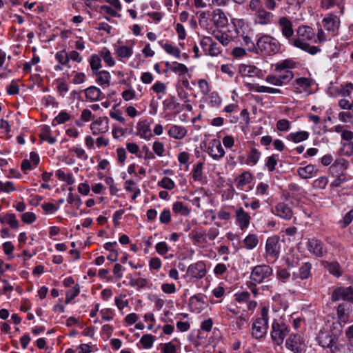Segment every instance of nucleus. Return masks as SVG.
<instances>
[{"mask_svg":"<svg viewBox=\"0 0 353 353\" xmlns=\"http://www.w3.org/2000/svg\"><path fill=\"white\" fill-rule=\"evenodd\" d=\"M296 37L292 38L290 45L300 48L309 54L314 55L321 51V49L314 46H310L307 41L312 40L315 33L312 27L309 26H300L296 30Z\"/></svg>","mask_w":353,"mask_h":353,"instance_id":"1","label":"nucleus"},{"mask_svg":"<svg viewBox=\"0 0 353 353\" xmlns=\"http://www.w3.org/2000/svg\"><path fill=\"white\" fill-rule=\"evenodd\" d=\"M257 37V53L265 56L276 54L281 48L279 41L270 34H259Z\"/></svg>","mask_w":353,"mask_h":353,"instance_id":"2","label":"nucleus"},{"mask_svg":"<svg viewBox=\"0 0 353 353\" xmlns=\"http://www.w3.org/2000/svg\"><path fill=\"white\" fill-rule=\"evenodd\" d=\"M261 317L257 318L252 324V334L256 339L263 338L268 327V308L263 307L261 310Z\"/></svg>","mask_w":353,"mask_h":353,"instance_id":"3","label":"nucleus"},{"mask_svg":"<svg viewBox=\"0 0 353 353\" xmlns=\"http://www.w3.org/2000/svg\"><path fill=\"white\" fill-rule=\"evenodd\" d=\"M289 327L281 319H274L273 321L270 336L274 344L281 345L283 343L285 337L289 334Z\"/></svg>","mask_w":353,"mask_h":353,"instance_id":"4","label":"nucleus"},{"mask_svg":"<svg viewBox=\"0 0 353 353\" xmlns=\"http://www.w3.org/2000/svg\"><path fill=\"white\" fill-rule=\"evenodd\" d=\"M272 268L268 265H258L252 270L250 279L252 285L261 284L270 280L272 275Z\"/></svg>","mask_w":353,"mask_h":353,"instance_id":"5","label":"nucleus"},{"mask_svg":"<svg viewBox=\"0 0 353 353\" xmlns=\"http://www.w3.org/2000/svg\"><path fill=\"white\" fill-rule=\"evenodd\" d=\"M338 340L339 336L331 330H322L317 336L319 345L324 349L330 350Z\"/></svg>","mask_w":353,"mask_h":353,"instance_id":"6","label":"nucleus"},{"mask_svg":"<svg viewBox=\"0 0 353 353\" xmlns=\"http://www.w3.org/2000/svg\"><path fill=\"white\" fill-rule=\"evenodd\" d=\"M277 26L279 28L282 35L291 43L294 35L293 24L290 19L285 16L279 17Z\"/></svg>","mask_w":353,"mask_h":353,"instance_id":"7","label":"nucleus"},{"mask_svg":"<svg viewBox=\"0 0 353 353\" xmlns=\"http://www.w3.org/2000/svg\"><path fill=\"white\" fill-rule=\"evenodd\" d=\"M331 299L332 301L342 299L353 303V287H336L332 292Z\"/></svg>","mask_w":353,"mask_h":353,"instance_id":"8","label":"nucleus"},{"mask_svg":"<svg viewBox=\"0 0 353 353\" xmlns=\"http://www.w3.org/2000/svg\"><path fill=\"white\" fill-rule=\"evenodd\" d=\"M200 45L206 55L216 56L221 52V47L210 37H203Z\"/></svg>","mask_w":353,"mask_h":353,"instance_id":"9","label":"nucleus"},{"mask_svg":"<svg viewBox=\"0 0 353 353\" xmlns=\"http://www.w3.org/2000/svg\"><path fill=\"white\" fill-rule=\"evenodd\" d=\"M324 28L332 33V35L338 34L340 28V19L333 13L327 14L322 20Z\"/></svg>","mask_w":353,"mask_h":353,"instance_id":"10","label":"nucleus"},{"mask_svg":"<svg viewBox=\"0 0 353 353\" xmlns=\"http://www.w3.org/2000/svg\"><path fill=\"white\" fill-rule=\"evenodd\" d=\"M280 250L281 243L278 236H272L267 239L265 252L270 256L274 259L279 258Z\"/></svg>","mask_w":353,"mask_h":353,"instance_id":"11","label":"nucleus"},{"mask_svg":"<svg viewBox=\"0 0 353 353\" xmlns=\"http://www.w3.org/2000/svg\"><path fill=\"white\" fill-rule=\"evenodd\" d=\"M274 14L265 8L253 15L254 23L261 26L270 25L274 21Z\"/></svg>","mask_w":353,"mask_h":353,"instance_id":"12","label":"nucleus"},{"mask_svg":"<svg viewBox=\"0 0 353 353\" xmlns=\"http://www.w3.org/2000/svg\"><path fill=\"white\" fill-rule=\"evenodd\" d=\"M207 152L209 155L215 160H219L225 155V151L221 145V141L216 139L211 140Z\"/></svg>","mask_w":353,"mask_h":353,"instance_id":"13","label":"nucleus"},{"mask_svg":"<svg viewBox=\"0 0 353 353\" xmlns=\"http://www.w3.org/2000/svg\"><path fill=\"white\" fill-rule=\"evenodd\" d=\"M307 249L311 254L316 257H322L326 252L323 243L316 239L308 240Z\"/></svg>","mask_w":353,"mask_h":353,"instance_id":"14","label":"nucleus"},{"mask_svg":"<svg viewBox=\"0 0 353 353\" xmlns=\"http://www.w3.org/2000/svg\"><path fill=\"white\" fill-rule=\"evenodd\" d=\"M272 212L275 215L285 220L291 219L293 216V212L291 208L283 202L277 203L275 205L274 209H272Z\"/></svg>","mask_w":353,"mask_h":353,"instance_id":"15","label":"nucleus"},{"mask_svg":"<svg viewBox=\"0 0 353 353\" xmlns=\"http://www.w3.org/2000/svg\"><path fill=\"white\" fill-rule=\"evenodd\" d=\"M187 272L195 279H202L206 274L205 264L203 261L192 264L188 267Z\"/></svg>","mask_w":353,"mask_h":353,"instance_id":"16","label":"nucleus"},{"mask_svg":"<svg viewBox=\"0 0 353 353\" xmlns=\"http://www.w3.org/2000/svg\"><path fill=\"white\" fill-rule=\"evenodd\" d=\"M311 268L312 264L310 263H303L296 271L292 272V280L307 279L311 276Z\"/></svg>","mask_w":353,"mask_h":353,"instance_id":"17","label":"nucleus"},{"mask_svg":"<svg viewBox=\"0 0 353 353\" xmlns=\"http://www.w3.org/2000/svg\"><path fill=\"white\" fill-rule=\"evenodd\" d=\"M235 218L237 224L241 230L247 228L250 222L251 217L242 208L236 210Z\"/></svg>","mask_w":353,"mask_h":353,"instance_id":"18","label":"nucleus"},{"mask_svg":"<svg viewBox=\"0 0 353 353\" xmlns=\"http://www.w3.org/2000/svg\"><path fill=\"white\" fill-rule=\"evenodd\" d=\"M301 336L297 334H292L285 341V347L294 352H299L301 350Z\"/></svg>","mask_w":353,"mask_h":353,"instance_id":"19","label":"nucleus"},{"mask_svg":"<svg viewBox=\"0 0 353 353\" xmlns=\"http://www.w3.org/2000/svg\"><path fill=\"white\" fill-rule=\"evenodd\" d=\"M274 72L281 73L283 71L290 70L296 67V63L292 59H288L279 61L274 65Z\"/></svg>","mask_w":353,"mask_h":353,"instance_id":"20","label":"nucleus"},{"mask_svg":"<svg viewBox=\"0 0 353 353\" xmlns=\"http://www.w3.org/2000/svg\"><path fill=\"white\" fill-rule=\"evenodd\" d=\"M318 170L314 165L309 164L303 168H299L297 170L298 174L304 179L311 178L317 172Z\"/></svg>","mask_w":353,"mask_h":353,"instance_id":"21","label":"nucleus"},{"mask_svg":"<svg viewBox=\"0 0 353 353\" xmlns=\"http://www.w3.org/2000/svg\"><path fill=\"white\" fill-rule=\"evenodd\" d=\"M212 20L214 23L219 28L225 27L228 24V19L225 13L220 9H218L214 12Z\"/></svg>","mask_w":353,"mask_h":353,"instance_id":"22","label":"nucleus"},{"mask_svg":"<svg viewBox=\"0 0 353 353\" xmlns=\"http://www.w3.org/2000/svg\"><path fill=\"white\" fill-rule=\"evenodd\" d=\"M187 130L184 127L174 125L168 130V134L170 137L175 139H182L185 137Z\"/></svg>","mask_w":353,"mask_h":353,"instance_id":"23","label":"nucleus"},{"mask_svg":"<svg viewBox=\"0 0 353 353\" xmlns=\"http://www.w3.org/2000/svg\"><path fill=\"white\" fill-rule=\"evenodd\" d=\"M351 311L350 305L345 303L339 304L337 307L338 318L341 321L346 322L348 320L349 314Z\"/></svg>","mask_w":353,"mask_h":353,"instance_id":"24","label":"nucleus"},{"mask_svg":"<svg viewBox=\"0 0 353 353\" xmlns=\"http://www.w3.org/2000/svg\"><path fill=\"white\" fill-rule=\"evenodd\" d=\"M96 76V81L101 86H109L110 83V74L106 70L98 71L92 74Z\"/></svg>","mask_w":353,"mask_h":353,"instance_id":"25","label":"nucleus"},{"mask_svg":"<svg viewBox=\"0 0 353 353\" xmlns=\"http://www.w3.org/2000/svg\"><path fill=\"white\" fill-rule=\"evenodd\" d=\"M85 94L88 99L92 101H97L101 99L102 92L95 86H90L85 90Z\"/></svg>","mask_w":353,"mask_h":353,"instance_id":"26","label":"nucleus"},{"mask_svg":"<svg viewBox=\"0 0 353 353\" xmlns=\"http://www.w3.org/2000/svg\"><path fill=\"white\" fill-rule=\"evenodd\" d=\"M137 132L141 138L149 141L153 137L150 126L145 123L139 122L137 125Z\"/></svg>","mask_w":353,"mask_h":353,"instance_id":"27","label":"nucleus"},{"mask_svg":"<svg viewBox=\"0 0 353 353\" xmlns=\"http://www.w3.org/2000/svg\"><path fill=\"white\" fill-rule=\"evenodd\" d=\"M264 8L262 0H250L247 5V11L254 15Z\"/></svg>","mask_w":353,"mask_h":353,"instance_id":"28","label":"nucleus"},{"mask_svg":"<svg viewBox=\"0 0 353 353\" xmlns=\"http://www.w3.org/2000/svg\"><path fill=\"white\" fill-rule=\"evenodd\" d=\"M309 133L306 131H300L290 133L288 139L294 143H299L308 139Z\"/></svg>","mask_w":353,"mask_h":353,"instance_id":"29","label":"nucleus"},{"mask_svg":"<svg viewBox=\"0 0 353 353\" xmlns=\"http://www.w3.org/2000/svg\"><path fill=\"white\" fill-rule=\"evenodd\" d=\"M243 243L247 249L252 250L259 243L258 236L254 234H250L243 240Z\"/></svg>","mask_w":353,"mask_h":353,"instance_id":"30","label":"nucleus"},{"mask_svg":"<svg viewBox=\"0 0 353 353\" xmlns=\"http://www.w3.org/2000/svg\"><path fill=\"white\" fill-rule=\"evenodd\" d=\"M348 167V162L344 159H336L331 165L330 170L332 172H343Z\"/></svg>","mask_w":353,"mask_h":353,"instance_id":"31","label":"nucleus"},{"mask_svg":"<svg viewBox=\"0 0 353 353\" xmlns=\"http://www.w3.org/2000/svg\"><path fill=\"white\" fill-rule=\"evenodd\" d=\"M260 157V152L257 149L252 148L247 157L246 163L254 165L258 163Z\"/></svg>","mask_w":353,"mask_h":353,"instance_id":"32","label":"nucleus"},{"mask_svg":"<svg viewBox=\"0 0 353 353\" xmlns=\"http://www.w3.org/2000/svg\"><path fill=\"white\" fill-rule=\"evenodd\" d=\"M252 176L250 172H248V171L243 172L238 177L236 185L238 188H242L244 185L250 183L252 181Z\"/></svg>","mask_w":353,"mask_h":353,"instance_id":"33","label":"nucleus"},{"mask_svg":"<svg viewBox=\"0 0 353 353\" xmlns=\"http://www.w3.org/2000/svg\"><path fill=\"white\" fill-rule=\"evenodd\" d=\"M172 210H173L174 212H175L176 214H180L183 216H188L190 212V210L188 208V206L185 205L181 201H176V202L174 203L173 206H172Z\"/></svg>","mask_w":353,"mask_h":353,"instance_id":"34","label":"nucleus"},{"mask_svg":"<svg viewBox=\"0 0 353 353\" xmlns=\"http://www.w3.org/2000/svg\"><path fill=\"white\" fill-rule=\"evenodd\" d=\"M325 268L330 274L336 277H339L342 274L341 265L337 262L327 263Z\"/></svg>","mask_w":353,"mask_h":353,"instance_id":"35","label":"nucleus"},{"mask_svg":"<svg viewBox=\"0 0 353 353\" xmlns=\"http://www.w3.org/2000/svg\"><path fill=\"white\" fill-rule=\"evenodd\" d=\"M243 45L248 51L254 54L257 53V40L256 41V43H254L248 36H243Z\"/></svg>","mask_w":353,"mask_h":353,"instance_id":"36","label":"nucleus"},{"mask_svg":"<svg viewBox=\"0 0 353 353\" xmlns=\"http://www.w3.org/2000/svg\"><path fill=\"white\" fill-rule=\"evenodd\" d=\"M341 137L343 140L348 141V143L345 145L347 147L348 151L346 152V154H350L353 150V143L351 142L353 139V132L350 130H344L342 132Z\"/></svg>","mask_w":353,"mask_h":353,"instance_id":"37","label":"nucleus"},{"mask_svg":"<svg viewBox=\"0 0 353 353\" xmlns=\"http://www.w3.org/2000/svg\"><path fill=\"white\" fill-rule=\"evenodd\" d=\"M170 70L173 72L179 74V75L185 74L188 72V69L185 65L178 63L176 61H174L172 63V65L170 67Z\"/></svg>","mask_w":353,"mask_h":353,"instance_id":"38","label":"nucleus"},{"mask_svg":"<svg viewBox=\"0 0 353 353\" xmlns=\"http://www.w3.org/2000/svg\"><path fill=\"white\" fill-rule=\"evenodd\" d=\"M90 65L92 74L97 73L101 68V57L97 54H93L90 60Z\"/></svg>","mask_w":353,"mask_h":353,"instance_id":"39","label":"nucleus"},{"mask_svg":"<svg viewBox=\"0 0 353 353\" xmlns=\"http://www.w3.org/2000/svg\"><path fill=\"white\" fill-rule=\"evenodd\" d=\"M100 57L109 66H113L114 65L115 62L111 55L110 51L106 48H103L101 50Z\"/></svg>","mask_w":353,"mask_h":353,"instance_id":"40","label":"nucleus"},{"mask_svg":"<svg viewBox=\"0 0 353 353\" xmlns=\"http://www.w3.org/2000/svg\"><path fill=\"white\" fill-rule=\"evenodd\" d=\"M276 277L279 281L285 283L290 277V270L279 267L276 270Z\"/></svg>","mask_w":353,"mask_h":353,"instance_id":"41","label":"nucleus"},{"mask_svg":"<svg viewBox=\"0 0 353 353\" xmlns=\"http://www.w3.org/2000/svg\"><path fill=\"white\" fill-rule=\"evenodd\" d=\"M56 59L59 61V63L61 65H65L68 68L70 66L68 65L69 63V57L68 54L65 50H61L57 52L55 54Z\"/></svg>","mask_w":353,"mask_h":353,"instance_id":"42","label":"nucleus"},{"mask_svg":"<svg viewBox=\"0 0 353 353\" xmlns=\"http://www.w3.org/2000/svg\"><path fill=\"white\" fill-rule=\"evenodd\" d=\"M330 353H349L348 344L339 343L338 341L335 342L332 347L330 349Z\"/></svg>","mask_w":353,"mask_h":353,"instance_id":"43","label":"nucleus"},{"mask_svg":"<svg viewBox=\"0 0 353 353\" xmlns=\"http://www.w3.org/2000/svg\"><path fill=\"white\" fill-rule=\"evenodd\" d=\"M154 342V336L152 334H144L140 339V343L144 348L149 349L152 347Z\"/></svg>","mask_w":353,"mask_h":353,"instance_id":"44","label":"nucleus"},{"mask_svg":"<svg viewBox=\"0 0 353 353\" xmlns=\"http://www.w3.org/2000/svg\"><path fill=\"white\" fill-rule=\"evenodd\" d=\"M40 137L41 139L46 141L50 144H54L56 142V139L50 135V129L48 126H44L43 132L41 134Z\"/></svg>","mask_w":353,"mask_h":353,"instance_id":"45","label":"nucleus"},{"mask_svg":"<svg viewBox=\"0 0 353 353\" xmlns=\"http://www.w3.org/2000/svg\"><path fill=\"white\" fill-rule=\"evenodd\" d=\"M214 37L218 40L223 46H227L230 43L229 37L227 34L221 31H214L212 32Z\"/></svg>","mask_w":353,"mask_h":353,"instance_id":"46","label":"nucleus"},{"mask_svg":"<svg viewBox=\"0 0 353 353\" xmlns=\"http://www.w3.org/2000/svg\"><path fill=\"white\" fill-rule=\"evenodd\" d=\"M117 54L120 58L128 59L132 54V50L128 46H123L117 50Z\"/></svg>","mask_w":353,"mask_h":353,"instance_id":"47","label":"nucleus"},{"mask_svg":"<svg viewBox=\"0 0 353 353\" xmlns=\"http://www.w3.org/2000/svg\"><path fill=\"white\" fill-rule=\"evenodd\" d=\"M241 72L245 75H249L250 77L257 75L259 70L254 65H242L241 67Z\"/></svg>","mask_w":353,"mask_h":353,"instance_id":"48","label":"nucleus"},{"mask_svg":"<svg viewBox=\"0 0 353 353\" xmlns=\"http://www.w3.org/2000/svg\"><path fill=\"white\" fill-rule=\"evenodd\" d=\"M158 185L164 189L171 190L174 188L175 184L171 179L167 176H164L160 181L158 182Z\"/></svg>","mask_w":353,"mask_h":353,"instance_id":"49","label":"nucleus"},{"mask_svg":"<svg viewBox=\"0 0 353 353\" xmlns=\"http://www.w3.org/2000/svg\"><path fill=\"white\" fill-rule=\"evenodd\" d=\"M203 163L199 162L194 168L192 171V177L194 181H199L202 179V170Z\"/></svg>","mask_w":353,"mask_h":353,"instance_id":"50","label":"nucleus"},{"mask_svg":"<svg viewBox=\"0 0 353 353\" xmlns=\"http://www.w3.org/2000/svg\"><path fill=\"white\" fill-rule=\"evenodd\" d=\"M255 91L257 92L262 93H271V94H281V91L279 89L274 88L271 87L258 85L255 88Z\"/></svg>","mask_w":353,"mask_h":353,"instance_id":"51","label":"nucleus"},{"mask_svg":"<svg viewBox=\"0 0 353 353\" xmlns=\"http://www.w3.org/2000/svg\"><path fill=\"white\" fill-rule=\"evenodd\" d=\"M204 304L203 298L199 295H194L189 299V305L191 307L194 306L196 308L201 307Z\"/></svg>","mask_w":353,"mask_h":353,"instance_id":"52","label":"nucleus"},{"mask_svg":"<svg viewBox=\"0 0 353 353\" xmlns=\"http://www.w3.org/2000/svg\"><path fill=\"white\" fill-rule=\"evenodd\" d=\"M101 123H102L101 121H95L91 123L90 128H91V130L92 131V134L94 135L99 134L101 133H104L106 131H108V126L107 125H105V126L104 127V130H100L99 125H101Z\"/></svg>","mask_w":353,"mask_h":353,"instance_id":"53","label":"nucleus"},{"mask_svg":"<svg viewBox=\"0 0 353 353\" xmlns=\"http://www.w3.org/2000/svg\"><path fill=\"white\" fill-rule=\"evenodd\" d=\"M163 48L167 53L176 57L177 59H180L181 51L176 46L166 43L164 45Z\"/></svg>","mask_w":353,"mask_h":353,"instance_id":"54","label":"nucleus"},{"mask_svg":"<svg viewBox=\"0 0 353 353\" xmlns=\"http://www.w3.org/2000/svg\"><path fill=\"white\" fill-rule=\"evenodd\" d=\"M345 334L348 344V351H351L353 349V325L345 330Z\"/></svg>","mask_w":353,"mask_h":353,"instance_id":"55","label":"nucleus"},{"mask_svg":"<svg viewBox=\"0 0 353 353\" xmlns=\"http://www.w3.org/2000/svg\"><path fill=\"white\" fill-rule=\"evenodd\" d=\"M283 84L289 83L294 77V74L291 70L283 71L277 74Z\"/></svg>","mask_w":353,"mask_h":353,"instance_id":"56","label":"nucleus"},{"mask_svg":"<svg viewBox=\"0 0 353 353\" xmlns=\"http://www.w3.org/2000/svg\"><path fill=\"white\" fill-rule=\"evenodd\" d=\"M147 283L148 282L146 279L143 278H139L137 279H130L129 284L132 287L141 289L146 287Z\"/></svg>","mask_w":353,"mask_h":353,"instance_id":"57","label":"nucleus"},{"mask_svg":"<svg viewBox=\"0 0 353 353\" xmlns=\"http://www.w3.org/2000/svg\"><path fill=\"white\" fill-rule=\"evenodd\" d=\"M328 183V179L326 176H320L313 182V187L317 189H324Z\"/></svg>","mask_w":353,"mask_h":353,"instance_id":"58","label":"nucleus"},{"mask_svg":"<svg viewBox=\"0 0 353 353\" xmlns=\"http://www.w3.org/2000/svg\"><path fill=\"white\" fill-rule=\"evenodd\" d=\"M5 219L7 223L12 228H17L19 227V221L14 214H7L5 215Z\"/></svg>","mask_w":353,"mask_h":353,"instance_id":"59","label":"nucleus"},{"mask_svg":"<svg viewBox=\"0 0 353 353\" xmlns=\"http://www.w3.org/2000/svg\"><path fill=\"white\" fill-rule=\"evenodd\" d=\"M159 221L163 224H168L171 221V213L169 209H164L160 214Z\"/></svg>","mask_w":353,"mask_h":353,"instance_id":"60","label":"nucleus"},{"mask_svg":"<svg viewBox=\"0 0 353 353\" xmlns=\"http://www.w3.org/2000/svg\"><path fill=\"white\" fill-rule=\"evenodd\" d=\"M152 150L159 157H162L165 152L164 145L160 141H154L152 145Z\"/></svg>","mask_w":353,"mask_h":353,"instance_id":"61","label":"nucleus"},{"mask_svg":"<svg viewBox=\"0 0 353 353\" xmlns=\"http://www.w3.org/2000/svg\"><path fill=\"white\" fill-rule=\"evenodd\" d=\"M69 119L70 116L67 112H61L54 118L52 124L56 125L54 123L55 122L57 123V124L63 123L68 120H69Z\"/></svg>","mask_w":353,"mask_h":353,"instance_id":"62","label":"nucleus"},{"mask_svg":"<svg viewBox=\"0 0 353 353\" xmlns=\"http://www.w3.org/2000/svg\"><path fill=\"white\" fill-rule=\"evenodd\" d=\"M22 221L26 224H30L35 221L36 215L31 212H25L21 215Z\"/></svg>","mask_w":353,"mask_h":353,"instance_id":"63","label":"nucleus"},{"mask_svg":"<svg viewBox=\"0 0 353 353\" xmlns=\"http://www.w3.org/2000/svg\"><path fill=\"white\" fill-rule=\"evenodd\" d=\"M265 81L268 83L276 86H281L283 85L278 75H268L265 78Z\"/></svg>","mask_w":353,"mask_h":353,"instance_id":"64","label":"nucleus"}]
</instances>
